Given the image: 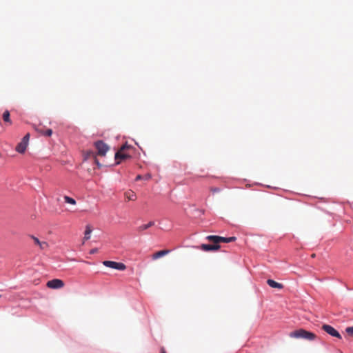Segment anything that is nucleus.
I'll use <instances>...</instances> for the list:
<instances>
[{
  "instance_id": "f8f14e48",
  "label": "nucleus",
  "mask_w": 353,
  "mask_h": 353,
  "mask_svg": "<svg viewBox=\"0 0 353 353\" xmlns=\"http://www.w3.org/2000/svg\"><path fill=\"white\" fill-rule=\"evenodd\" d=\"M28 145L23 142H20L16 147V150L21 154H23L25 152Z\"/></svg>"
},
{
  "instance_id": "2eb2a0df",
  "label": "nucleus",
  "mask_w": 353,
  "mask_h": 353,
  "mask_svg": "<svg viewBox=\"0 0 353 353\" xmlns=\"http://www.w3.org/2000/svg\"><path fill=\"white\" fill-rule=\"evenodd\" d=\"M92 231V230L91 226L90 225H87L85 227V231L84 233V238H83L84 241H87V240L90 239V234H91Z\"/></svg>"
},
{
  "instance_id": "a211bd4d",
  "label": "nucleus",
  "mask_w": 353,
  "mask_h": 353,
  "mask_svg": "<svg viewBox=\"0 0 353 353\" xmlns=\"http://www.w3.org/2000/svg\"><path fill=\"white\" fill-rule=\"evenodd\" d=\"M63 199L65 200V202L67 203H69V204H71V205H75L76 204V201L73 198H71V197H70L68 196H64Z\"/></svg>"
},
{
  "instance_id": "ddd939ff",
  "label": "nucleus",
  "mask_w": 353,
  "mask_h": 353,
  "mask_svg": "<svg viewBox=\"0 0 353 353\" xmlns=\"http://www.w3.org/2000/svg\"><path fill=\"white\" fill-rule=\"evenodd\" d=\"M125 196L128 201H134L137 199L135 193L132 190L127 191Z\"/></svg>"
},
{
  "instance_id": "f3484780",
  "label": "nucleus",
  "mask_w": 353,
  "mask_h": 353,
  "mask_svg": "<svg viewBox=\"0 0 353 353\" xmlns=\"http://www.w3.org/2000/svg\"><path fill=\"white\" fill-rule=\"evenodd\" d=\"M3 119L5 122H8L11 123V121L10 119V112L8 110H6L3 114Z\"/></svg>"
},
{
  "instance_id": "393cba45",
  "label": "nucleus",
  "mask_w": 353,
  "mask_h": 353,
  "mask_svg": "<svg viewBox=\"0 0 353 353\" xmlns=\"http://www.w3.org/2000/svg\"><path fill=\"white\" fill-rule=\"evenodd\" d=\"M96 251L94 250L91 251V253H94Z\"/></svg>"
},
{
  "instance_id": "4468645a",
  "label": "nucleus",
  "mask_w": 353,
  "mask_h": 353,
  "mask_svg": "<svg viewBox=\"0 0 353 353\" xmlns=\"http://www.w3.org/2000/svg\"><path fill=\"white\" fill-rule=\"evenodd\" d=\"M154 225V221H150L147 224H143V225H141L139 227H138L137 230L139 232H142V231L148 229L149 228L153 226Z\"/></svg>"
},
{
  "instance_id": "5701e85b",
  "label": "nucleus",
  "mask_w": 353,
  "mask_h": 353,
  "mask_svg": "<svg viewBox=\"0 0 353 353\" xmlns=\"http://www.w3.org/2000/svg\"><path fill=\"white\" fill-rule=\"evenodd\" d=\"M161 353H166V352L163 347L161 348Z\"/></svg>"
},
{
  "instance_id": "423d86ee",
  "label": "nucleus",
  "mask_w": 353,
  "mask_h": 353,
  "mask_svg": "<svg viewBox=\"0 0 353 353\" xmlns=\"http://www.w3.org/2000/svg\"><path fill=\"white\" fill-rule=\"evenodd\" d=\"M322 330H324L328 334L331 335L332 336L336 337L340 339H341V335L340 334V333L330 325H323Z\"/></svg>"
},
{
  "instance_id": "0eeeda50",
  "label": "nucleus",
  "mask_w": 353,
  "mask_h": 353,
  "mask_svg": "<svg viewBox=\"0 0 353 353\" xmlns=\"http://www.w3.org/2000/svg\"><path fill=\"white\" fill-rule=\"evenodd\" d=\"M47 287L51 289H59L64 286V283L62 280L54 279L48 281L46 284Z\"/></svg>"
},
{
  "instance_id": "dca6fc26",
  "label": "nucleus",
  "mask_w": 353,
  "mask_h": 353,
  "mask_svg": "<svg viewBox=\"0 0 353 353\" xmlns=\"http://www.w3.org/2000/svg\"><path fill=\"white\" fill-rule=\"evenodd\" d=\"M39 132L43 136L50 137L52 134V130L51 129L44 130H38Z\"/></svg>"
},
{
  "instance_id": "4be33fe9",
  "label": "nucleus",
  "mask_w": 353,
  "mask_h": 353,
  "mask_svg": "<svg viewBox=\"0 0 353 353\" xmlns=\"http://www.w3.org/2000/svg\"><path fill=\"white\" fill-rule=\"evenodd\" d=\"M210 191L213 193L218 192L220 191V189L218 188H211Z\"/></svg>"
},
{
  "instance_id": "20e7f679",
  "label": "nucleus",
  "mask_w": 353,
  "mask_h": 353,
  "mask_svg": "<svg viewBox=\"0 0 353 353\" xmlns=\"http://www.w3.org/2000/svg\"><path fill=\"white\" fill-rule=\"evenodd\" d=\"M206 239L212 242L213 243H216V244H218L219 243H230V242H233V241H235L236 238L234 237V236H231V237H221V236H214V235H210V236H208L206 237Z\"/></svg>"
},
{
  "instance_id": "b1692460",
  "label": "nucleus",
  "mask_w": 353,
  "mask_h": 353,
  "mask_svg": "<svg viewBox=\"0 0 353 353\" xmlns=\"http://www.w3.org/2000/svg\"><path fill=\"white\" fill-rule=\"evenodd\" d=\"M140 179H141V176H140V175H138V176H137V180Z\"/></svg>"
},
{
  "instance_id": "f03ea898",
  "label": "nucleus",
  "mask_w": 353,
  "mask_h": 353,
  "mask_svg": "<svg viewBox=\"0 0 353 353\" xmlns=\"http://www.w3.org/2000/svg\"><path fill=\"white\" fill-rule=\"evenodd\" d=\"M289 336L291 338L303 339L310 341H314L316 339V335L314 333L304 329H299L291 332Z\"/></svg>"
},
{
  "instance_id": "39448f33",
  "label": "nucleus",
  "mask_w": 353,
  "mask_h": 353,
  "mask_svg": "<svg viewBox=\"0 0 353 353\" xmlns=\"http://www.w3.org/2000/svg\"><path fill=\"white\" fill-rule=\"evenodd\" d=\"M103 264L105 267H108V268H110L112 269H116L118 270L123 271L126 269L125 265L123 263H119V262H115V261H104L103 262Z\"/></svg>"
},
{
  "instance_id": "1a4fd4ad",
  "label": "nucleus",
  "mask_w": 353,
  "mask_h": 353,
  "mask_svg": "<svg viewBox=\"0 0 353 353\" xmlns=\"http://www.w3.org/2000/svg\"><path fill=\"white\" fill-rule=\"evenodd\" d=\"M219 248L220 245L216 243H214V245L202 244L201 245V249L205 252L218 250Z\"/></svg>"
},
{
  "instance_id": "aec40b11",
  "label": "nucleus",
  "mask_w": 353,
  "mask_h": 353,
  "mask_svg": "<svg viewBox=\"0 0 353 353\" xmlns=\"http://www.w3.org/2000/svg\"><path fill=\"white\" fill-rule=\"evenodd\" d=\"M29 139H30V134H26L23 138L22 139V140L21 141V142H23L24 143H26V145L28 144V141H29Z\"/></svg>"
},
{
  "instance_id": "7ed1b4c3",
  "label": "nucleus",
  "mask_w": 353,
  "mask_h": 353,
  "mask_svg": "<svg viewBox=\"0 0 353 353\" xmlns=\"http://www.w3.org/2000/svg\"><path fill=\"white\" fill-rule=\"evenodd\" d=\"M130 148V145L125 144L122 145L119 151L115 153V160L117 161V164H119L121 161L125 160L130 159L131 156L127 154L125 151L126 149Z\"/></svg>"
},
{
  "instance_id": "6e6552de",
  "label": "nucleus",
  "mask_w": 353,
  "mask_h": 353,
  "mask_svg": "<svg viewBox=\"0 0 353 353\" xmlns=\"http://www.w3.org/2000/svg\"><path fill=\"white\" fill-rule=\"evenodd\" d=\"M29 237L33 240L34 244L38 245L41 250H46L48 248L49 245L47 242L41 241L37 237L33 235H29Z\"/></svg>"
},
{
  "instance_id": "412c9836",
  "label": "nucleus",
  "mask_w": 353,
  "mask_h": 353,
  "mask_svg": "<svg viewBox=\"0 0 353 353\" xmlns=\"http://www.w3.org/2000/svg\"><path fill=\"white\" fill-rule=\"evenodd\" d=\"M345 332L350 336H353V326L352 327H347L345 329Z\"/></svg>"
},
{
  "instance_id": "9d476101",
  "label": "nucleus",
  "mask_w": 353,
  "mask_h": 353,
  "mask_svg": "<svg viewBox=\"0 0 353 353\" xmlns=\"http://www.w3.org/2000/svg\"><path fill=\"white\" fill-rule=\"evenodd\" d=\"M170 250H160L159 252H155L154 254H153L152 255V259L153 260H156L160 257H162L166 254H168V253H170Z\"/></svg>"
},
{
  "instance_id": "f257e3e1",
  "label": "nucleus",
  "mask_w": 353,
  "mask_h": 353,
  "mask_svg": "<svg viewBox=\"0 0 353 353\" xmlns=\"http://www.w3.org/2000/svg\"><path fill=\"white\" fill-rule=\"evenodd\" d=\"M94 145L97 150V153L89 151L87 152L86 157H93L94 159V161L97 163V165L99 167H101V164L99 163V161L97 159V155L104 157L106 154V152L109 150L110 148L109 146L104 143L103 141H97L94 143Z\"/></svg>"
},
{
  "instance_id": "6ab92c4d",
  "label": "nucleus",
  "mask_w": 353,
  "mask_h": 353,
  "mask_svg": "<svg viewBox=\"0 0 353 353\" xmlns=\"http://www.w3.org/2000/svg\"><path fill=\"white\" fill-rule=\"evenodd\" d=\"M29 139H30V134H26L23 138L22 139V140L21 141V142H23L24 143H26V145L28 144V141H29Z\"/></svg>"
},
{
  "instance_id": "a878e982",
  "label": "nucleus",
  "mask_w": 353,
  "mask_h": 353,
  "mask_svg": "<svg viewBox=\"0 0 353 353\" xmlns=\"http://www.w3.org/2000/svg\"><path fill=\"white\" fill-rule=\"evenodd\" d=\"M312 257H313V258L315 257V254H312Z\"/></svg>"
},
{
  "instance_id": "9b49d317",
  "label": "nucleus",
  "mask_w": 353,
  "mask_h": 353,
  "mask_svg": "<svg viewBox=\"0 0 353 353\" xmlns=\"http://www.w3.org/2000/svg\"><path fill=\"white\" fill-rule=\"evenodd\" d=\"M267 283L273 288L282 289L283 288V285L281 283L276 282L272 279H268Z\"/></svg>"
}]
</instances>
